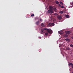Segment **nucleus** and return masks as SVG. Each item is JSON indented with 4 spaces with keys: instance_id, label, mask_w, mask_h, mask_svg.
<instances>
[{
    "instance_id": "obj_8",
    "label": "nucleus",
    "mask_w": 73,
    "mask_h": 73,
    "mask_svg": "<svg viewBox=\"0 0 73 73\" xmlns=\"http://www.w3.org/2000/svg\"><path fill=\"white\" fill-rule=\"evenodd\" d=\"M65 40L66 41H68V42H70V39L68 38H66L65 39Z\"/></svg>"
},
{
    "instance_id": "obj_26",
    "label": "nucleus",
    "mask_w": 73,
    "mask_h": 73,
    "mask_svg": "<svg viewBox=\"0 0 73 73\" xmlns=\"http://www.w3.org/2000/svg\"><path fill=\"white\" fill-rule=\"evenodd\" d=\"M71 38H72V40H73V36L71 37Z\"/></svg>"
},
{
    "instance_id": "obj_3",
    "label": "nucleus",
    "mask_w": 73,
    "mask_h": 73,
    "mask_svg": "<svg viewBox=\"0 0 73 73\" xmlns=\"http://www.w3.org/2000/svg\"><path fill=\"white\" fill-rule=\"evenodd\" d=\"M65 33L66 34H67V35H70V33H71V32L70 31H65Z\"/></svg>"
},
{
    "instance_id": "obj_30",
    "label": "nucleus",
    "mask_w": 73,
    "mask_h": 73,
    "mask_svg": "<svg viewBox=\"0 0 73 73\" xmlns=\"http://www.w3.org/2000/svg\"><path fill=\"white\" fill-rule=\"evenodd\" d=\"M54 21V20H53V21Z\"/></svg>"
},
{
    "instance_id": "obj_20",
    "label": "nucleus",
    "mask_w": 73,
    "mask_h": 73,
    "mask_svg": "<svg viewBox=\"0 0 73 73\" xmlns=\"http://www.w3.org/2000/svg\"><path fill=\"white\" fill-rule=\"evenodd\" d=\"M70 46H71V47H72V48H73V45L72 44H71L70 45Z\"/></svg>"
},
{
    "instance_id": "obj_19",
    "label": "nucleus",
    "mask_w": 73,
    "mask_h": 73,
    "mask_svg": "<svg viewBox=\"0 0 73 73\" xmlns=\"http://www.w3.org/2000/svg\"><path fill=\"white\" fill-rule=\"evenodd\" d=\"M31 17H33V16H35V15H34V14H33L31 15Z\"/></svg>"
},
{
    "instance_id": "obj_1",
    "label": "nucleus",
    "mask_w": 73,
    "mask_h": 73,
    "mask_svg": "<svg viewBox=\"0 0 73 73\" xmlns=\"http://www.w3.org/2000/svg\"><path fill=\"white\" fill-rule=\"evenodd\" d=\"M52 33L53 32L50 30V29H47L46 28H43L42 29L40 32L41 34L45 33L46 36H48V34H52Z\"/></svg>"
},
{
    "instance_id": "obj_11",
    "label": "nucleus",
    "mask_w": 73,
    "mask_h": 73,
    "mask_svg": "<svg viewBox=\"0 0 73 73\" xmlns=\"http://www.w3.org/2000/svg\"><path fill=\"white\" fill-rule=\"evenodd\" d=\"M39 23V21H37L35 23L36 24V25H38Z\"/></svg>"
},
{
    "instance_id": "obj_18",
    "label": "nucleus",
    "mask_w": 73,
    "mask_h": 73,
    "mask_svg": "<svg viewBox=\"0 0 73 73\" xmlns=\"http://www.w3.org/2000/svg\"><path fill=\"white\" fill-rule=\"evenodd\" d=\"M63 11H60V12H59V13H61V14H62V13H63Z\"/></svg>"
},
{
    "instance_id": "obj_22",
    "label": "nucleus",
    "mask_w": 73,
    "mask_h": 73,
    "mask_svg": "<svg viewBox=\"0 0 73 73\" xmlns=\"http://www.w3.org/2000/svg\"><path fill=\"white\" fill-rule=\"evenodd\" d=\"M54 15L55 16H57L58 15V14H57V13H55L54 14Z\"/></svg>"
},
{
    "instance_id": "obj_14",
    "label": "nucleus",
    "mask_w": 73,
    "mask_h": 73,
    "mask_svg": "<svg viewBox=\"0 0 73 73\" xmlns=\"http://www.w3.org/2000/svg\"><path fill=\"white\" fill-rule=\"evenodd\" d=\"M65 37H68V35L67 34H66L64 35Z\"/></svg>"
},
{
    "instance_id": "obj_7",
    "label": "nucleus",
    "mask_w": 73,
    "mask_h": 73,
    "mask_svg": "<svg viewBox=\"0 0 73 73\" xmlns=\"http://www.w3.org/2000/svg\"><path fill=\"white\" fill-rule=\"evenodd\" d=\"M58 19H59V20H61V19L62 17H61V16H58Z\"/></svg>"
},
{
    "instance_id": "obj_6",
    "label": "nucleus",
    "mask_w": 73,
    "mask_h": 73,
    "mask_svg": "<svg viewBox=\"0 0 73 73\" xmlns=\"http://www.w3.org/2000/svg\"><path fill=\"white\" fill-rule=\"evenodd\" d=\"M52 10L55 12H56V11H57V9L56 7H54L53 8Z\"/></svg>"
},
{
    "instance_id": "obj_21",
    "label": "nucleus",
    "mask_w": 73,
    "mask_h": 73,
    "mask_svg": "<svg viewBox=\"0 0 73 73\" xmlns=\"http://www.w3.org/2000/svg\"><path fill=\"white\" fill-rule=\"evenodd\" d=\"M41 26L42 27H44V24L43 23L41 24Z\"/></svg>"
},
{
    "instance_id": "obj_15",
    "label": "nucleus",
    "mask_w": 73,
    "mask_h": 73,
    "mask_svg": "<svg viewBox=\"0 0 73 73\" xmlns=\"http://www.w3.org/2000/svg\"><path fill=\"white\" fill-rule=\"evenodd\" d=\"M60 33L61 34V35H62V34H64V32H63V31H61L60 32Z\"/></svg>"
},
{
    "instance_id": "obj_17",
    "label": "nucleus",
    "mask_w": 73,
    "mask_h": 73,
    "mask_svg": "<svg viewBox=\"0 0 73 73\" xmlns=\"http://www.w3.org/2000/svg\"><path fill=\"white\" fill-rule=\"evenodd\" d=\"M60 3L61 4H62V5H63V3L61 2V1H60Z\"/></svg>"
},
{
    "instance_id": "obj_23",
    "label": "nucleus",
    "mask_w": 73,
    "mask_h": 73,
    "mask_svg": "<svg viewBox=\"0 0 73 73\" xmlns=\"http://www.w3.org/2000/svg\"><path fill=\"white\" fill-rule=\"evenodd\" d=\"M39 20H40V21H42V19H40Z\"/></svg>"
},
{
    "instance_id": "obj_28",
    "label": "nucleus",
    "mask_w": 73,
    "mask_h": 73,
    "mask_svg": "<svg viewBox=\"0 0 73 73\" xmlns=\"http://www.w3.org/2000/svg\"><path fill=\"white\" fill-rule=\"evenodd\" d=\"M72 69H73V66H72Z\"/></svg>"
},
{
    "instance_id": "obj_13",
    "label": "nucleus",
    "mask_w": 73,
    "mask_h": 73,
    "mask_svg": "<svg viewBox=\"0 0 73 73\" xmlns=\"http://www.w3.org/2000/svg\"><path fill=\"white\" fill-rule=\"evenodd\" d=\"M56 3V4H59V2H58V1H55Z\"/></svg>"
},
{
    "instance_id": "obj_29",
    "label": "nucleus",
    "mask_w": 73,
    "mask_h": 73,
    "mask_svg": "<svg viewBox=\"0 0 73 73\" xmlns=\"http://www.w3.org/2000/svg\"><path fill=\"white\" fill-rule=\"evenodd\" d=\"M63 56H64V55H63Z\"/></svg>"
},
{
    "instance_id": "obj_9",
    "label": "nucleus",
    "mask_w": 73,
    "mask_h": 73,
    "mask_svg": "<svg viewBox=\"0 0 73 73\" xmlns=\"http://www.w3.org/2000/svg\"><path fill=\"white\" fill-rule=\"evenodd\" d=\"M50 17V19L51 20H52V19H53V18H54L53 16L52 15Z\"/></svg>"
},
{
    "instance_id": "obj_4",
    "label": "nucleus",
    "mask_w": 73,
    "mask_h": 73,
    "mask_svg": "<svg viewBox=\"0 0 73 73\" xmlns=\"http://www.w3.org/2000/svg\"><path fill=\"white\" fill-rule=\"evenodd\" d=\"M49 25H50V26H54V23H50L49 24Z\"/></svg>"
},
{
    "instance_id": "obj_12",
    "label": "nucleus",
    "mask_w": 73,
    "mask_h": 73,
    "mask_svg": "<svg viewBox=\"0 0 73 73\" xmlns=\"http://www.w3.org/2000/svg\"><path fill=\"white\" fill-rule=\"evenodd\" d=\"M66 18H69V16L68 15H66Z\"/></svg>"
},
{
    "instance_id": "obj_16",
    "label": "nucleus",
    "mask_w": 73,
    "mask_h": 73,
    "mask_svg": "<svg viewBox=\"0 0 73 73\" xmlns=\"http://www.w3.org/2000/svg\"><path fill=\"white\" fill-rule=\"evenodd\" d=\"M38 17H36L35 18V20H38Z\"/></svg>"
},
{
    "instance_id": "obj_27",
    "label": "nucleus",
    "mask_w": 73,
    "mask_h": 73,
    "mask_svg": "<svg viewBox=\"0 0 73 73\" xmlns=\"http://www.w3.org/2000/svg\"><path fill=\"white\" fill-rule=\"evenodd\" d=\"M39 38H41V37H39Z\"/></svg>"
},
{
    "instance_id": "obj_5",
    "label": "nucleus",
    "mask_w": 73,
    "mask_h": 73,
    "mask_svg": "<svg viewBox=\"0 0 73 73\" xmlns=\"http://www.w3.org/2000/svg\"><path fill=\"white\" fill-rule=\"evenodd\" d=\"M49 8L50 10H52L53 11V7L51 6H49Z\"/></svg>"
},
{
    "instance_id": "obj_2",
    "label": "nucleus",
    "mask_w": 73,
    "mask_h": 73,
    "mask_svg": "<svg viewBox=\"0 0 73 73\" xmlns=\"http://www.w3.org/2000/svg\"><path fill=\"white\" fill-rule=\"evenodd\" d=\"M48 12L49 13H53V10H50V9L48 10Z\"/></svg>"
},
{
    "instance_id": "obj_24",
    "label": "nucleus",
    "mask_w": 73,
    "mask_h": 73,
    "mask_svg": "<svg viewBox=\"0 0 73 73\" xmlns=\"http://www.w3.org/2000/svg\"><path fill=\"white\" fill-rule=\"evenodd\" d=\"M61 8H64V6L62 5L61 7Z\"/></svg>"
},
{
    "instance_id": "obj_10",
    "label": "nucleus",
    "mask_w": 73,
    "mask_h": 73,
    "mask_svg": "<svg viewBox=\"0 0 73 73\" xmlns=\"http://www.w3.org/2000/svg\"><path fill=\"white\" fill-rule=\"evenodd\" d=\"M69 66H70V65H71L72 66H73V64L72 63H70L68 64Z\"/></svg>"
},
{
    "instance_id": "obj_25",
    "label": "nucleus",
    "mask_w": 73,
    "mask_h": 73,
    "mask_svg": "<svg viewBox=\"0 0 73 73\" xmlns=\"http://www.w3.org/2000/svg\"><path fill=\"white\" fill-rule=\"evenodd\" d=\"M59 6L60 7H61V5L60 4H59Z\"/></svg>"
}]
</instances>
